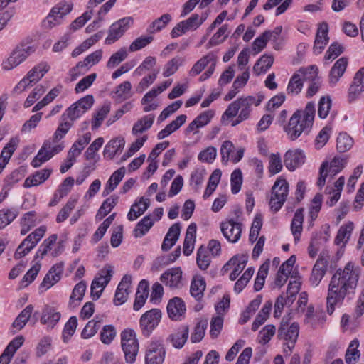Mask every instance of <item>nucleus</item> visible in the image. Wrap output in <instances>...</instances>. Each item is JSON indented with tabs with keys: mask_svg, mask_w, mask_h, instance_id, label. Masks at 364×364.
<instances>
[{
	"mask_svg": "<svg viewBox=\"0 0 364 364\" xmlns=\"http://www.w3.org/2000/svg\"><path fill=\"white\" fill-rule=\"evenodd\" d=\"M359 341L358 339L353 340L348 346L346 355L345 360L346 364H355L360 358V353L358 350Z\"/></svg>",
	"mask_w": 364,
	"mask_h": 364,
	"instance_id": "nucleus-39",
	"label": "nucleus"
},
{
	"mask_svg": "<svg viewBox=\"0 0 364 364\" xmlns=\"http://www.w3.org/2000/svg\"><path fill=\"white\" fill-rule=\"evenodd\" d=\"M274 63V58L272 55H263L255 64L253 71L259 75L269 70Z\"/></svg>",
	"mask_w": 364,
	"mask_h": 364,
	"instance_id": "nucleus-46",
	"label": "nucleus"
},
{
	"mask_svg": "<svg viewBox=\"0 0 364 364\" xmlns=\"http://www.w3.org/2000/svg\"><path fill=\"white\" fill-rule=\"evenodd\" d=\"M73 9V5L65 1H61L56 4L50 10L46 18L43 21V26L46 28H52L60 23V20L69 14Z\"/></svg>",
	"mask_w": 364,
	"mask_h": 364,
	"instance_id": "nucleus-10",
	"label": "nucleus"
},
{
	"mask_svg": "<svg viewBox=\"0 0 364 364\" xmlns=\"http://www.w3.org/2000/svg\"><path fill=\"white\" fill-rule=\"evenodd\" d=\"M182 279V271L180 268L168 269L161 275L160 280L171 288H178Z\"/></svg>",
	"mask_w": 364,
	"mask_h": 364,
	"instance_id": "nucleus-24",
	"label": "nucleus"
},
{
	"mask_svg": "<svg viewBox=\"0 0 364 364\" xmlns=\"http://www.w3.org/2000/svg\"><path fill=\"white\" fill-rule=\"evenodd\" d=\"M117 335V331L113 325H105L100 332V341L104 344H110Z\"/></svg>",
	"mask_w": 364,
	"mask_h": 364,
	"instance_id": "nucleus-61",
	"label": "nucleus"
},
{
	"mask_svg": "<svg viewBox=\"0 0 364 364\" xmlns=\"http://www.w3.org/2000/svg\"><path fill=\"white\" fill-rule=\"evenodd\" d=\"M138 309L141 308L149 296V283L146 279H142L138 284Z\"/></svg>",
	"mask_w": 364,
	"mask_h": 364,
	"instance_id": "nucleus-56",
	"label": "nucleus"
},
{
	"mask_svg": "<svg viewBox=\"0 0 364 364\" xmlns=\"http://www.w3.org/2000/svg\"><path fill=\"white\" fill-rule=\"evenodd\" d=\"M121 347L127 363H134L136 358V333L132 328H125L120 333Z\"/></svg>",
	"mask_w": 364,
	"mask_h": 364,
	"instance_id": "nucleus-3",
	"label": "nucleus"
},
{
	"mask_svg": "<svg viewBox=\"0 0 364 364\" xmlns=\"http://www.w3.org/2000/svg\"><path fill=\"white\" fill-rule=\"evenodd\" d=\"M154 224L151 215L144 216L139 222H138V237L145 235Z\"/></svg>",
	"mask_w": 364,
	"mask_h": 364,
	"instance_id": "nucleus-63",
	"label": "nucleus"
},
{
	"mask_svg": "<svg viewBox=\"0 0 364 364\" xmlns=\"http://www.w3.org/2000/svg\"><path fill=\"white\" fill-rule=\"evenodd\" d=\"M46 231V228L41 226L30 233L17 247L14 255V259H19L28 254L43 238Z\"/></svg>",
	"mask_w": 364,
	"mask_h": 364,
	"instance_id": "nucleus-5",
	"label": "nucleus"
},
{
	"mask_svg": "<svg viewBox=\"0 0 364 364\" xmlns=\"http://www.w3.org/2000/svg\"><path fill=\"white\" fill-rule=\"evenodd\" d=\"M133 20L130 18H124L114 23H113L108 31V36L105 39V44L111 45L116 42L119 38L122 36L124 33L129 27L130 23Z\"/></svg>",
	"mask_w": 364,
	"mask_h": 364,
	"instance_id": "nucleus-16",
	"label": "nucleus"
},
{
	"mask_svg": "<svg viewBox=\"0 0 364 364\" xmlns=\"http://www.w3.org/2000/svg\"><path fill=\"white\" fill-rule=\"evenodd\" d=\"M297 115L298 114L294 113L288 124L284 127V131L291 141H295L302 133L308 134L311 129L307 124H304V122Z\"/></svg>",
	"mask_w": 364,
	"mask_h": 364,
	"instance_id": "nucleus-11",
	"label": "nucleus"
},
{
	"mask_svg": "<svg viewBox=\"0 0 364 364\" xmlns=\"http://www.w3.org/2000/svg\"><path fill=\"white\" fill-rule=\"evenodd\" d=\"M315 104L313 102H308L304 110H297L294 113L298 114V117H300L304 122V124H307L309 126L312 127L314 117H315Z\"/></svg>",
	"mask_w": 364,
	"mask_h": 364,
	"instance_id": "nucleus-40",
	"label": "nucleus"
},
{
	"mask_svg": "<svg viewBox=\"0 0 364 364\" xmlns=\"http://www.w3.org/2000/svg\"><path fill=\"white\" fill-rule=\"evenodd\" d=\"M353 230V223L348 222L347 224L342 225L337 233L335 238V243L340 245L342 242H346L350 237L351 232Z\"/></svg>",
	"mask_w": 364,
	"mask_h": 364,
	"instance_id": "nucleus-53",
	"label": "nucleus"
},
{
	"mask_svg": "<svg viewBox=\"0 0 364 364\" xmlns=\"http://www.w3.org/2000/svg\"><path fill=\"white\" fill-rule=\"evenodd\" d=\"M228 36V25H223L218 31L212 36L206 45L207 48L218 46L222 43Z\"/></svg>",
	"mask_w": 364,
	"mask_h": 364,
	"instance_id": "nucleus-47",
	"label": "nucleus"
},
{
	"mask_svg": "<svg viewBox=\"0 0 364 364\" xmlns=\"http://www.w3.org/2000/svg\"><path fill=\"white\" fill-rule=\"evenodd\" d=\"M304 210V209L303 208H298L294 213L291 223V230L295 242L299 241L303 230Z\"/></svg>",
	"mask_w": 364,
	"mask_h": 364,
	"instance_id": "nucleus-31",
	"label": "nucleus"
},
{
	"mask_svg": "<svg viewBox=\"0 0 364 364\" xmlns=\"http://www.w3.org/2000/svg\"><path fill=\"white\" fill-rule=\"evenodd\" d=\"M196 230L197 226L194 223H191L187 228L183 247V252L186 256H189L193 252L196 242Z\"/></svg>",
	"mask_w": 364,
	"mask_h": 364,
	"instance_id": "nucleus-29",
	"label": "nucleus"
},
{
	"mask_svg": "<svg viewBox=\"0 0 364 364\" xmlns=\"http://www.w3.org/2000/svg\"><path fill=\"white\" fill-rule=\"evenodd\" d=\"M113 272V267L108 264L99 271L91 284V296L93 300H97L100 297L103 289L111 280Z\"/></svg>",
	"mask_w": 364,
	"mask_h": 364,
	"instance_id": "nucleus-6",
	"label": "nucleus"
},
{
	"mask_svg": "<svg viewBox=\"0 0 364 364\" xmlns=\"http://www.w3.org/2000/svg\"><path fill=\"white\" fill-rule=\"evenodd\" d=\"M119 197L116 195H112L107 198L101 205L99 208L96 218L101 220L105 217L111 210L114 208L118 202Z\"/></svg>",
	"mask_w": 364,
	"mask_h": 364,
	"instance_id": "nucleus-43",
	"label": "nucleus"
},
{
	"mask_svg": "<svg viewBox=\"0 0 364 364\" xmlns=\"http://www.w3.org/2000/svg\"><path fill=\"white\" fill-rule=\"evenodd\" d=\"M364 91V67L356 72L348 89V100L353 102Z\"/></svg>",
	"mask_w": 364,
	"mask_h": 364,
	"instance_id": "nucleus-19",
	"label": "nucleus"
},
{
	"mask_svg": "<svg viewBox=\"0 0 364 364\" xmlns=\"http://www.w3.org/2000/svg\"><path fill=\"white\" fill-rule=\"evenodd\" d=\"M33 310V306L31 304L28 305L16 318L12 326L18 330L22 329L31 318Z\"/></svg>",
	"mask_w": 364,
	"mask_h": 364,
	"instance_id": "nucleus-45",
	"label": "nucleus"
},
{
	"mask_svg": "<svg viewBox=\"0 0 364 364\" xmlns=\"http://www.w3.org/2000/svg\"><path fill=\"white\" fill-rule=\"evenodd\" d=\"M189 335L188 326L179 327L174 333L170 334L166 341L170 342L176 348H181L186 343Z\"/></svg>",
	"mask_w": 364,
	"mask_h": 364,
	"instance_id": "nucleus-25",
	"label": "nucleus"
},
{
	"mask_svg": "<svg viewBox=\"0 0 364 364\" xmlns=\"http://www.w3.org/2000/svg\"><path fill=\"white\" fill-rule=\"evenodd\" d=\"M86 290V283L83 281L77 283L70 296L69 305L75 307L82 301Z\"/></svg>",
	"mask_w": 364,
	"mask_h": 364,
	"instance_id": "nucleus-44",
	"label": "nucleus"
},
{
	"mask_svg": "<svg viewBox=\"0 0 364 364\" xmlns=\"http://www.w3.org/2000/svg\"><path fill=\"white\" fill-rule=\"evenodd\" d=\"M186 305L182 299L173 297L167 305V313L171 320H181L186 313Z\"/></svg>",
	"mask_w": 364,
	"mask_h": 364,
	"instance_id": "nucleus-21",
	"label": "nucleus"
},
{
	"mask_svg": "<svg viewBox=\"0 0 364 364\" xmlns=\"http://www.w3.org/2000/svg\"><path fill=\"white\" fill-rule=\"evenodd\" d=\"M32 41V38L29 37L21 41L12 50L9 58L2 62V69L6 71L14 69L33 53L36 51V47L31 46Z\"/></svg>",
	"mask_w": 364,
	"mask_h": 364,
	"instance_id": "nucleus-2",
	"label": "nucleus"
},
{
	"mask_svg": "<svg viewBox=\"0 0 364 364\" xmlns=\"http://www.w3.org/2000/svg\"><path fill=\"white\" fill-rule=\"evenodd\" d=\"M48 70V65L46 63H41L28 71L26 77L32 81V83L34 85L38 82Z\"/></svg>",
	"mask_w": 364,
	"mask_h": 364,
	"instance_id": "nucleus-38",
	"label": "nucleus"
},
{
	"mask_svg": "<svg viewBox=\"0 0 364 364\" xmlns=\"http://www.w3.org/2000/svg\"><path fill=\"white\" fill-rule=\"evenodd\" d=\"M304 161L305 155L301 150H289L284 156V165L291 171L301 166Z\"/></svg>",
	"mask_w": 364,
	"mask_h": 364,
	"instance_id": "nucleus-20",
	"label": "nucleus"
},
{
	"mask_svg": "<svg viewBox=\"0 0 364 364\" xmlns=\"http://www.w3.org/2000/svg\"><path fill=\"white\" fill-rule=\"evenodd\" d=\"M348 65V58L342 57L334 63L329 73V83L334 86L344 74Z\"/></svg>",
	"mask_w": 364,
	"mask_h": 364,
	"instance_id": "nucleus-27",
	"label": "nucleus"
},
{
	"mask_svg": "<svg viewBox=\"0 0 364 364\" xmlns=\"http://www.w3.org/2000/svg\"><path fill=\"white\" fill-rule=\"evenodd\" d=\"M220 230L228 242L235 243L241 237L242 223L230 219L220 223Z\"/></svg>",
	"mask_w": 364,
	"mask_h": 364,
	"instance_id": "nucleus-17",
	"label": "nucleus"
},
{
	"mask_svg": "<svg viewBox=\"0 0 364 364\" xmlns=\"http://www.w3.org/2000/svg\"><path fill=\"white\" fill-rule=\"evenodd\" d=\"M136 39L133 41L129 46V49L127 50V48L124 47L120 48L118 51L114 53L111 55L109 60L107 63V67L108 68H114L118 65H119L123 60H124L128 56L129 51H136Z\"/></svg>",
	"mask_w": 364,
	"mask_h": 364,
	"instance_id": "nucleus-28",
	"label": "nucleus"
},
{
	"mask_svg": "<svg viewBox=\"0 0 364 364\" xmlns=\"http://www.w3.org/2000/svg\"><path fill=\"white\" fill-rule=\"evenodd\" d=\"M52 169L44 168L35 172L31 176L28 177L24 182V187L38 186L44 183L50 176Z\"/></svg>",
	"mask_w": 364,
	"mask_h": 364,
	"instance_id": "nucleus-32",
	"label": "nucleus"
},
{
	"mask_svg": "<svg viewBox=\"0 0 364 364\" xmlns=\"http://www.w3.org/2000/svg\"><path fill=\"white\" fill-rule=\"evenodd\" d=\"M208 325V322L207 319L200 320L197 323L194 328V331L191 336L192 343H198L203 339Z\"/></svg>",
	"mask_w": 364,
	"mask_h": 364,
	"instance_id": "nucleus-57",
	"label": "nucleus"
},
{
	"mask_svg": "<svg viewBox=\"0 0 364 364\" xmlns=\"http://www.w3.org/2000/svg\"><path fill=\"white\" fill-rule=\"evenodd\" d=\"M131 83L129 81H124L117 87L113 98L119 102L127 100L131 95Z\"/></svg>",
	"mask_w": 364,
	"mask_h": 364,
	"instance_id": "nucleus-48",
	"label": "nucleus"
},
{
	"mask_svg": "<svg viewBox=\"0 0 364 364\" xmlns=\"http://www.w3.org/2000/svg\"><path fill=\"white\" fill-rule=\"evenodd\" d=\"M216 59L217 56L215 54H214L213 52L208 53L206 55L202 57L196 63H195L189 71V75L191 76L198 75L204 70L208 63H211L212 61H216Z\"/></svg>",
	"mask_w": 364,
	"mask_h": 364,
	"instance_id": "nucleus-35",
	"label": "nucleus"
},
{
	"mask_svg": "<svg viewBox=\"0 0 364 364\" xmlns=\"http://www.w3.org/2000/svg\"><path fill=\"white\" fill-rule=\"evenodd\" d=\"M73 122L66 120L63 121L61 119V122H60L57 129L53 134V142L57 143L60 139H62L68 133L69 129L73 127Z\"/></svg>",
	"mask_w": 364,
	"mask_h": 364,
	"instance_id": "nucleus-59",
	"label": "nucleus"
},
{
	"mask_svg": "<svg viewBox=\"0 0 364 364\" xmlns=\"http://www.w3.org/2000/svg\"><path fill=\"white\" fill-rule=\"evenodd\" d=\"M58 239L56 234H53L46 239L38 247L36 253L35 259L41 257V259L51 250V246L54 245Z\"/></svg>",
	"mask_w": 364,
	"mask_h": 364,
	"instance_id": "nucleus-55",
	"label": "nucleus"
},
{
	"mask_svg": "<svg viewBox=\"0 0 364 364\" xmlns=\"http://www.w3.org/2000/svg\"><path fill=\"white\" fill-rule=\"evenodd\" d=\"M263 99L264 96L261 95H259L257 97L247 96L245 97L238 98L237 101H239V106L240 109L239 114H240V118L244 117L247 119L252 111L251 106L255 105L257 107L259 105Z\"/></svg>",
	"mask_w": 364,
	"mask_h": 364,
	"instance_id": "nucleus-22",
	"label": "nucleus"
},
{
	"mask_svg": "<svg viewBox=\"0 0 364 364\" xmlns=\"http://www.w3.org/2000/svg\"><path fill=\"white\" fill-rule=\"evenodd\" d=\"M353 144V139L346 133H340L336 140V148L338 151L344 153L351 149Z\"/></svg>",
	"mask_w": 364,
	"mask_h": 364,
	"instance_id": "nucleus-50",
	"label": "nucleus"
},
{
	"mask_svg": "<svg viewBox=\"0 0 364 364\" xmlns=\"http://www.w3.org/2000/svg\"><path fill=\"white\" fill-rule=\"evenodd\" d=\"M63 149V143L53 146L50 140H46L37 155L32 160V166L34 168L41 166L43 163L50 160L54 155L60 153Z\"/></svg>",
	"mask_w": 364,
	"mask_h": 364,
	"instance_id": "nucleus-9",
	"label": "nucleus"
},
{
	"mask_svg": "<svg viewBox=\"0 0 364 364\" xmlns=\"http://www.w3.org/2000/svg\"><path fill=\"white\" fill-rule=\"evenodd\" d=\"M354 266L348 262L343 270H337L331 279L326 298L327 312L332 314L337 304H341L346 296L353 295L358 282Z\"/></svg>",
	"mask_w": 364,
	"mask_h": 364,
	"instance_id": "nucleus-1",
	"label": "nucleus"
},
{
	"mask_svg": "<svg viewBox=\"0 0 364 364\" xmlns=\"http://www.w3.org/2000/svg\"><path fill=\"white\" fill-rule=\"evenodd\" d=\"M299 326L297 323H293L289 326L287 321L283 318L278 329V338L287 341V348L291 351L299 336Z\"/></svg>",
	"mask_w": 364,
	"mask_h": 364,
	"instance_id": "nucleus-12",
	"label": "nucleus"
},
{
	"mask_svg": "<svg viewBox=\"0 0 364 364\" xmlns=\"http://www.w3.org/2000/svg\"><path fill=\"white\" fill-rule=\"evenodd\" d=\"M124 144L125 141L123 138H116L110 140L104 149V157L109 159H113L115 155L122 152Z\"/></svg>",
	"mask_w": 364,
	"mask_h": 364,
	"instance_id": "nucleus-30",
	"label": "nucleus"
},
{
	"mask_svg": "<svg viewBox=\"0 0 364 364\" xmlns=\"http://www.w3.org/2000/svg\"><path fill=\"white\" fill-rule=\"evenodd\" d=\"M211 262V258L209 255L208 248L201 245L197 250L196 264L201 270H206Z\"/></svg>",
	"mask_w": 364,
	"mask_h": 364,
	"instance_id": "nucleus-42",
	"label": "nucleus"
},
{
	"mask_svg": "<svg viewBox=\"0 0 364 364\" xmlns=\"http://www.w3.org/2000/svg\"><path fill=\"white\" fill-rule=\"evenodd\" d=\"M63 269V262H61L54 264L44 277L40 288L48 289L56 284L60 279Z\"/></svg>",
	"mask_w": 364,
	"mask_h": 364,
	"instance_id": "nucleus-18",
	"label": "nucleus"
},
{
	"mask_svg": "<svg viewBox=\"0 0 364 364\" xmlns=\"http://www.w3.org/2000/svg\"><path fill=\"white\" fill-rule=\"evenodd\" d=\"M289 192V184L286 179L279 178L274 183L272 188V195H274L279 197V195L282 193L284 196V198L287 199Z\"/></svg>",
	"mask_w": 364,
	"mask_h": 364,
	"instance_id": "nucleus-60",
	"label": "nucleus"
},
{
	"mask_svg": "<svg viewBox=\"0 0 364 364\" xmlns=\"http://www.w3.org/2000/svg\"><path fill=\"white\" fill-rule=\"evenodd\" d=\"M18 143V139L17 138H11L9 142L3 148L0 159L4 161L6 163H8L16 151Z\"/></svg>",
	"mask_w": 364,
	"mask_h": 364,
	"instance_id": "nucleus-58",
	"label": "nucleus"
},
{
	"mask_svg": "<svg viewBox=\"0 0 364 364\" xmlns=\"http://www.w3.org/2000/svg\"><path fill=\"white\" fill-rule=\"evenodd\" d=\"M247 262V259L245 255H236L230 259V260L224 266V267H225L230 264L236 265L233 271L230 274V279L231 281H234L237 279L245 268Z\"/></svg>",
	"mask_w": 364,
	"mask_h": 364,
	"instance_id": "nucleus-34",
	"label": "nucleus"
},
{
	"mask_svg": "<svg viewBox=\"0 0 364 364\" xmlns=\"http://www.w3.org/2000/svg\"><path fill=\"white\" fill-rule=\"evenodd\" d=\"M61 318L60 312L48 305H46L42 310L41 323L46 325L48 328H53Z\"/></svg>",
	"mask_w": 364,
	"mask_h": 364,
	"instance_id": "nucleus-26",
	"label": "nucleus"
},
{
	"mask_svg": "<svg viewBox=\"0 0 364 364\" xmlns=\"http://www.w3.org/2000/svg\"><path fill=\"white\" fill-rule=\"evenodd\" d=\"M305 81L299 70L295 73L291 77L287 88L289 95H298L302 90L303 82Z\"/></svg>",
	"mask_w": 364,
	"mask_h": 364,
	"instance_id": "nucleus-37",
	"label": "nucleus"
},
{
	"mask_svg": "<svg viewBox=\"0 0 364 364\" xmlns=\"http://www.w3.org/2000/svg\"><path fill=\"white\" fill-rule=\"evenodd\" d=\"M305 81L309 82L306 92V97H311L319 90L321 85V78L318 77V69L316 65H311L307 68L299 69Z\"/></svg>",
	"mask_w": 364,
	"mask_h": 364,
	"instance_id": "nucleus-13",
	"label": "nucleus"
},
{
	"mask_svg": "<svg viewBox=\"0 0 364 364\" xmlns=\"http://www.w3.org/2000/svg\"><path fill=\"white\" fill-rule=\"evenodd\" d=\"M347 160L345 158L336 156L328 164V161H323L319 169V178L317 185L321 188L324 186L326 179L328 175L331 177L335 176L341 172L345 167Z\"/></svg>",
	"mask_w": 364,
	"mask_h": 364,
	"instance_id": "nucleus-4",
	"label": "nucleus"
},
{
	"mask_svg": "<svg viewBox=\"0 0 364 364\" xmlns=\"http://www.w3.org/2000/svg\"><path fill=\"white\" fill-rule=\"evenodd\" d=\"M100 326V321L91 320L87 322L83 328L81 336L84 339H87L92 337L99 329Z\"/></svg>",
	"mask_w": 364,
	"mask_h": 364,
	"instance_id": "nucleus-64",
	"label": "nucleus"
},
{
	"mask_svg": "<svg viewBox=\"0 0 364 364\" xmlns=\"http://www.w3.org/2000/svg\"><path fill=\"white\" fill-rule=\"evenodd\" d=\"M249 77L250 73L247 70L245 71L240 76L237 77L232 84V89L225 96L224 100L230 101L233 99L238 93L240 89L246 85Z\"/></svg>",
	"mask_w": 364,
	"mask_h": 364,
	"instance_id": "nucleus-33",
	"label": "nucleus"
},
{
	"mask_svg": "<svg viewBox=\"0 0 364 364\" xmlns=\"http://www.w3.org/2000/svg\"><path fill=\"white\" fill-rule=\"evenodd\" d=\"M77 326V318L76 316H71L64 326L62 333V338L65 343L68 342L71 336L75 333Z\"/></svg>",
	"mask_w": 364,
	"mask_h": 364,
	"instance_id": "nucleus-54",
	"label": "nucleus"
},
{
	"mask_svg": "<svg viewBox=\"0 0 364 364\" xmlns=\"http://www.w3.org/2000/svg\"><path fill=\"white\" fill-rule=\"evenodd\" d=\"M328 24L325 22L322 23L317 30L314 41L313 49L314 53L316 55L320 54L328 43L329 39L328 37Z\"/></svg>",
	"mask_w": 364,
	"mask_h": 364,
	"instance_id": "nucleus-23",
	"label": "nucleus"
},
{
	"mask_svg": "<svg viewBox=\"0 0 364 364\" xmlns=\"http://www.w3.org/2000/svg\"><path fill=\"white\" fill-rule=\"evenodd\" d=\"M272 303L270 301H267L259 314L257 315L252 325V330L256 331L259 327L262 325L269 317L271 311Z\"/></svg>",
	"mask_w": 364,
	"mask_h": 364,
	"instance_id": "nucleus-41",
	"label": "nucleus"
},
{
	"mask_svg": "<svg viewBox=\"0 0 364 364\" xmlns=\"http://www.w3.org/2000/svg\"><path fill=\"white\" fill-rule=\"evenodd\" d=\"M166 350L160 340H152L147 346L145 364H163Z\"/></svg>",
	"mask_w": 364,
	"mask_h": 364,
	"instance_id": "nucleus-14",
	"label": "nucleus"
},
{
	"mask_svg": "<svg viewBox=\"0 0 364 364\" xmlns=\"http://www.w3.org/2000/svg\"><path fill=\"white\" fill-rule=\"evenodd\" d=\"M16 208H7L0 210V230L10 224L18 215Z\"/></svg>",
	"mask_w": 364,
	"mask_h": 364,
	"instance_id": "nucleus-51",
	"label": "nucleus"
},
{
	"mask_svg": "<svg viewBox=\"0 0 364 364\" xmlns=\"http://www.w3.org/2000/svg\"><path fill=\"white\" fill-rule=\"evenodd\" d=\"M161 319V311L152 309L143 314L140 318V328L145 337H149L158 326Z\"/></svg>",
	"mask_w": 364,
	"mask_h": 364,
	"instance_id": "nucleus-8",
	"label": "nucleus"
},
{
	"mask_svg": "<svg viewBox=\"0 0 364 364\" xmlns=\"http://www.w3.org/2000/svg\"><path fill=\"white\" fill-rule=\"evenodd\" d=\"M84 113L83 109H81L75 102L62 114L61 119L68 121V119H69L70 122L73 123L74 121L80 118Z\"/></svg>",
	"mask_w": 364,
	"mask_h": 364,
	"instance_id": "nucleus-52",
	"label": "nucleus"
},
{
	"mask_svg": "<svg viewBox=\"0 0 364 364\" xmlns=\"http://www.w3.org/2000/svg\"><path fill=\"white\" fill-rule=\"evenodd\" d=\"M172 17L168 14H164L161 17L154 21L147 29L149 33L159 32L164 29L171 21Z\"/></svg>",
	"mask_w": 364,
	"mask_h": 364,
	"instance_id": "nucleus-49",
	"label": "nucleus"
},
{
	"mask_svg": "<svg viewBox=\"0 0 364 364\" xmlns=\"http://www.w3.org/2000/svg\"><path fill=\"white\" fill-rule=\"evenodd\" d=\"M183 62V59L181 57H176L168 61L165 65L163 75L164 77H169L173 75Z\"/></svg>",
	"mask_w": 364,
	"mask_h": 364,
	"instance_id": "nucleus-62",
	"label": "nucleus"
},
{
	"mask_svg": "<svg viewBox=\"0 0 364 364\" xmlns=\"http://www.w3.org/2000/svg\"><path fill=\"white\" fill-rule=\"evenodd\" d=\"M206 283L202 277H194L191 282L190 292L196 301H200L203 297Z\"/></svg>",
	"mask_w": 364,
	"mask_h": 364,
	"instance_id": "nucleus-36",
	"label": "nucleus"
},
{
	"mask_svg": "<svg viewBox=\"0 0 364 364\" xmlns=\"http://www.w3.org/2000/svg\"><path fill=\"white\" fill-rule=\"evenodd\" d=\"M102 50L99 49L88 55L83 61H79L69 70L71 80H75L80 75L87 72L92 66L98 63L102 58Z\"/></svg>",
	"mask_w": 364,
	"mask_h": 364,
	"instance_id": "nucleus-7",
	"label": "nucleus"
},
{
	"mask_svg": "<svg viewBox=\"0 0 364 364\" xmlns=\"http://www.w3.org/2000/svg\"><path fill=\"white\" fill-rule=\"evenodd\" d=\"M330 256L327 252H321L316 260L311 274L309 281L311 284L316 287L319 284L326 274L329 263Z\"/></svg>",
	"mask_w": 364,
	"mask_h": 364,
	"instance_id": "nucleus-15",
	"label": "nucleus"
}]
</instances>
